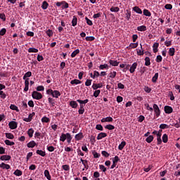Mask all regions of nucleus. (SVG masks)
Listing matches in <instances>:
<instances>
[{
	"label": "nucleus",
	"mask_w": 180,
	"mask_h": 180,
	"mask_svg": "<svg viewBox=\"0 0 180 180\" xmlns=\"http://www.w3.org/2000/svg\"><path fill=\"white\" fill-rule=\"evenodd\" d=\"M46 95H51L53 98H58L59 96H61V93L58 90L49 89L46 90Z\"/></svg>",
	"instance_id": "1"
},
{
	"label": "nucleus",
	"mask_w": 180,
	"mask_h": 180,
	"mask_svg": "<svg viewBox=\"0 0 180 180\" xmlns=\"http://www.w3.org/2000/svg\"><path fill=\"white\" fill-rule=\"evenodd\" d=\"M32 97L33 98V99H37V101H40V99L43 98V95L40 92L34 91L32 93Z\"/></svg>",
	"instance_id": "2"
},
{
	"label": "nucleus",
	"mask_w": 180,
	"mask_h": 180,
	"mask_svg": "<svg viewBox=\"0 0 180 180\" xmlns=\"http://www.w3.org/2000/svg\"><path fill=\"white\" fill-rule=\"evenodd\" d=\"M153 107L156 117H160V115H161V110H160L158 105L153 104Z\"/></svg>",
	"instance_id": "3"
},
{
	"label": "nucleus",
	"mask_w": 180,
	"mask_h": 180,
	"mask_svg": "<svg viewBox=\"0 0 180 180\" xmlns=\"http://www.w3.org/2000/svg\"><path fill=\"white\" fill-rule=\"evenodd\" d=\"M120 161V158H119V156H115V158L112 159V165L110 167L111 169H113V168H116V165H117V162Z\"/></svg>",
	"instance_id": "4"
},
{
	"label": "nucleus",
	"mask_w": 180,
	"mask_h": 180,
	"mask_svg": "<svg viewBox=\"0 0 180 180\" xmlns=\"http://www.w3.org/2000/svg\"><path fill=\"white\" fill-rule=\"evenodd\" d=\"M8 127L11 130H15V129H18V122L11 121L8 123Z\"/></svg>",
	"instance_id": "5"
},
{
	"label": "nucleus",
	"mask_w": 180,
	"mask_h": 180,
	"mask_svg": "<svg viewBox=\"0 0 180 180\" xmlns=\"http://www.w3.org/2000/svg\"><path fill=\"white\" fill-rule=\"evenodd\" d=\"M164 109L165 112L167 113V115H169L174 112V109L172 108V107L169 105H165Z\"/></svg>",
	"instance_id": "6"
},
{
	"label": "nucleus",
	"mask_w": 180,
	"mask_h": 180,
	"mask_svg": "<svg viewBox=\"0 0 180 180\" xmlns=\"http://www.w3.org/2000/svg\"><path fill=\"white\" fill-rule=\"evenodd\" d=\"M11 158L12 157L9 155H4L0 157L1 161H9Z\"/></svg>",
	"instance_id": "7"
},
{
	"label": "nucleus",
	"mask_w": 180,
	"mask_h": 180,
	"mask_svg": "<svg viewBox=\"0 0 180 180\" xmlns=\"http://www.w3.org/2000/svg\"><path fill=\"white\" fill-rule=\"evenodd\" d=\"M75 139L77 141L82 140V139H84V134L82 132H79V134L75 135Z\"/></svg>",
	"instance_id": "8"
},
{
	"label": "nucleus",
	"mask_w": 180,
	"mask_h": 180,
	"mask_svg": "<svg viewBox=\"0 0 180 180\" xmlns=\"http://www.w3.org/2000/svg\"><path fill=\"white\" fill-rule=\"evenodd\" d=\"M132 11H134V12H136V13H139V15H141L143 13V11H141V8H140V7L137 6L133 7Z\"/></svg>",
	"instance_id": "9"
},
{
	"label": "nucleus",
	"mask_w": 180,
	"mask_h": 180,
	"mask_svg": "<svg viewBox=\"0 0 180 180\" xmlns=\"http://www.w3.org/2000/svg\"><path fill=\"white\" fill-rule=\"evenodd\" d=\"M107 136H108L107 133L101 132L97 136V140H102V139H105V137H107Z\"/></svg>",
	"instance_id": "10"
},
{
	"label": "nucleus",
	"mask_w": 180,
	"mask_h": 180,
	"mask_svg": "<svg viewBox=\"0 0 180 180\" xmlns=\"http://www.w3.org/2000/svg\"><path fill=\"white\" fill-rule=\"evenodd\" d=\"M136 68H137V63H134L130 67L129 72L133 74L134 71H136Z\"/></svg>",
	"instance_id": "11"
},
{
	"label": "nucleus",
	"mask_w": 180,
	"mask_h": 180,
	"mask_svg": "<svg viewBox=\"0 0 180 180\" xmlns=\"http://www.w3.org/2000/svg\"><path fill=\"white\" fill-rule=\"evenodd\" d=\"M0 168H1V169H11V165L2 162L0 164Z\"/></svg>",
	"instance_id": "12"
},
{
	"label": "nucleus",
	"mask_w": 180,
	"mask_h": 180,
	"mask_svg": "<svg viewBox=\"0 0 180 180\" xmlns=\"http://www.w3.org/2000/svg\"><path fill=\"white\" fill-rule=\"evenodd\" d=\"M106 122H113V118L112 117H107L101 120V123H106Z\"/></svg>",
	"instance_id": "13"
},
{
	"label": "nucleus",
	"mask_w": 180,
	"mask_h": 180,
	"mask_svg": "<svg viewBox=\"0 0 180 180\" xmlns=\"http://www.w3.org/2000/svg\"><path fill=\"white\" fill-rule=\"evenodd\" d=\"M77 102V101H71L70 102V106H71L72 109H77V108H78V103Z\"/></svg>",
	"instance_id": "14"
},
{
	"label": "nucleus",
	"mask_w": 180,
	"mask_h": 180,
	"mask_svg": "<svg viewBox=\"0 0 180 180\" xmlns=\"http://www.w3.org/2000/svg\"><path fill=\"white\" fill-rule=\"evenodd\" d=\"M48 102L51 105V106H52L53 108H54V106H56V101H55L54 98H53L51 97H49Z\"/></svg>",
	"instance_id": "15"
},
{
	"label": "nucleus",
	"mask_w": 180,
	"mask_h": 180,
	"mask_svg": "<svg viewBox=\"0 0 180 180\" xmlns=\"http://www.w3.org/2000/svg\"><path fill=\"white\" fill-rule=\"evenodd\" d=\"M27 147H28V148H34V147H36V142L34 141H31L27 144Z\"/></svg>",
	"instance_id": "16"
},
{
	"label": "nucleus",
	"mask_w": 180,
	"mask_h": 180,
	"mask_svg": "<svg viewBox=\"0 0 180 180\" xmlns=\"http://www.w3.org/2000/svg\"><path fill=\"white\" fill-rule=\"evenodd\" d=\"M29 91V79H26L25 80V88H24V91L27 92Z\"/></svg>",
	"instance_id": "17"
},
{
	"label": "nucleus",
	"mask_w": 180,
	"mask_h": 180,
	"mask_svg": "<svg viewBox=\"0 0 180 180\" xmlns=\"http://www.w3.org/2000/svg\"><path fill=\"white\" fill-rule=\"evenodd\" d=\"M136 30L138 32H146V30H147V27L146 25H141L137 27Z\"/></svg>",
	"instance_id": "18"
},
{
	"label": "nucleus",
	"mask_w": 180,
	"mask_h": 180,
	"mask_svg": "<svg viewBox=\"0 0 180 180\" xmlns=\"http://www.w3.org/2000/svg\"><path fill=\"white\" fill-rule=\"evenodd\" d=\"M168 53L170 57H174L175 56V48H169Z\"/></svg>",
	"instance_id": "19"
},
{
	"label": "nucleus",
	"mask_w": 180,
	"mask_h": 180,
	"mask_svg": "<svg viewBox=\"0 0 180 180\" xmlns=\"http://www.w3.org/2000/svg\"><path fill=\"white\" fill-rule=\"evenodd\" d=\"M139 46V42L136 43H131L129 46L127 47V49H137Z\"/></svg>",
	"instance_id": "20"
},
{
	"label": "nucleus",
	"mask_w": 180,
	"mask_h": 180,
	"mask_svg": "<svg viewBox=\"0 0 180 180\" xmlns=\"http://www.w3.org/2000/svg\"><path fill=\"white\" fill-rule=\"evenodd\" d=\"M141 50L136 49V53L139 56H144V49H143V45L140 44Z\"/></svg>",
	"instance_id": "21"
},
{
	"label": "nucleus",
	"mask_w": 180,
	"mask_h": 180,
	"mask_svg": "<svg viewBox=\"0 0 180 180\" xmlns=\"http://www.w3.org/2000/svg\"><path fill=\"white\" fill-rule=\"evenodd\" d=\"M44 175L48 180L51 179V175H50V172H49V170L46 169L44 172Z\"/></svg>",
	"instance_id": "22"
},
{
	"label": "nucleus",
	"mask_w": 180,
	"mask_h": 180,
	"mask_svg": "<svg viewBox=\"0 0 180 180\" xmlns=\"http://www.w3.org/2000/svg\"><path fill=\"white\" fill-rule=\"evenodd\" d=\"M159 46H160V44H158V42H155L153 45V53H158V47H159Z\"/></svg>",
	"instance_id": "23"
},
{
	"label": "nucleus",
	"mask_w": 180,
	"mask_h": 180,
	"mask_svg": "<svg viewBox=\"0 0 180 180\" xmlns=\"http://www.w3.org/2000/svg\"><path fill=\"white\" fill-rule=\"evenodd\" d=\"M82 82L79 79H75L70 82L71 85H78L79 84H82Z\"/></svg>",
	"instance_id": "24"
},
{
	"label": "nucleus",
	"mask_w": 180,
	"mask_h": 180,
	"mask_svg": "<svg viewBox=\"0 0 180 180\" xmlns=\"http://www.w3.org/2000/svg\"><path fill=\"white\" fill-rule=\"evenodd\" d=\"M102 86H103V85H102V84H93L92 85V88L94 91H96V89H98V88H102Z\"/></svg>",
	"instance_id": "25"
},
{
	"label": "nucleus",
	"mask_w": 180,
	"mask_h": 180,
	"mask_svg": "<svg viewBox=\"0 0 180 180\" xmlns=\"http://www.w3.org/2000/svg\"><path fill=\"white\" fill-rule=\"evenodd\" d=\"M109 63L112 67H117V65H119V62H117V60H110Z\"/></svg>",
	"instance_id": "26"
},
{
	"label": "nucleus",
	"mask_w": 180,
	"mask_h": 180,
	"mask_svg": "<svg viewBox=\"0 0 180 180\" xmlns=\"http://www.w3.org/2000/svg\"><path fill=\"white\" fill-rule=\"evenodd\" d=\"M27 133L30 139H32V137H33V134L34 133V129H33L32 128L29 129Z\"/></svg>",
	"instance_id": "27"
},
{
	"label": "nucleus",
	"mask_w": 180,
	"mask_h": 180,
	"mask_svg": "<svg viewBox=\"0 0 180 180\" xmlns=\"http://www.w3.org/2000/svg\"><path fill=\"white\" fill-rule=\"evenodd\" d=\"M6 139H8L9 140H13L15 139V136L12 133H6Z\"/></svg>",
	"instance_id": "28"
},
{
	"label": "nucleus",
	"mask_w": 180,
	"mask_h": 180,
	"mask_svg": "<svg viewBox=\"0 0 180 180\" xmlns=\"http://www.w3.org/2000/svg\"><path fill=\"white\" fill-rule=\"evenodd\" d=\"M125 146H126V141H122L121 143L118 146V150L122 151V150L124 148Z\"/></svg>",
	"instance_id": "29"
},
{
	"label": "nucleus",
	"mask_w": 180,
	"mask_h": 180,
	"mask_svg": "<svg viewBox=\"0 0 180 180\" xmlns=\"http://www.w3.org/2000/svg\"><path fill=\"white\" fill-rule=\"evenodd\" d=\"M145 65L146 67H148V66L151 65V62H150V60L149 57H146L145 58Z\"/></svg>",
	"instance_id": "30"
},
{
	"label": "nucleus",
	"mask_w": 180,
	"mask_h": 180,
	"mask_svg": "<svg viewBox=\"0 0 180 180\" xmlns=\"http://www.w3.org/2000/svg\"><path fill=\"white\" fill-rule=\"evenodd\" d=\"M126 19L127 20H130V18L131 17V11L129 10H126Z\"/></svg>",
	"instance_id": "31"
},
{
	"label": "nucleus",
	"mask_w": 180,
	"mask_h": 180,
	"mask_svg": "<svg viewBox=\"0 0 180 180\" xmlns=\"http://www.w3.org/2000/svg\"><path fill=\"white\" fill-rule=\"evenodd\" d=\"M31 75H32V72H30V71L27 72L24 75V76H23V77H22V79L26 80V79H27L29 77H30Z\"/></svg>",
	"instance_id": "32"
},
{
	"label": "nucleus",
	"mask_w": 180,
	"mask_h": 180,
	"mask_svg": "<svg viewBox=\"0 0 180 180\" xmlns=\"http://www.w3.org/2000/svg\"><path fill=\"white\" fill-rule=\"evenodd\" d=\"M77 102H78V103H82L83 105H86V103H88L89 102V99H85V100H81V99H78L77 100Z\"/></svg>",
	"instance_id": "33"
},
{
	"label": "nucleus",
	"mask_w": 180,
	"mask_h": 180,
	"mask_svg": "<svg viewBox=\"0 0 180 180\" xmlns=\"http://www.w3.org/2000/svg\"><path fill=\"white\" fill-rule=\"evenodd\" d=\"M65 140H67V133L62 134L60 137V141H63V143H64V141H65Z\"/></svg>",
	"instance_id": "34"
},
{
	"label": "nucleus",
	"mask_w": 180,
	"mask_h": 180,
	"mask_svg": "<svg viewBox=\"0 0 180 180\" xmlns=\"http://www.w3.org/2000/svg\"><path fill=\"white\" fill-rule=\"evenodd\" d=\"M37 154H38V155H41V157H46V152L41 150H37Z\"/></svg>",
	"instance_id": "35"
},
{
	"label": "nucleus",
	"mask_w": 180,
	"mask_h": 180,
	"mask_svg": "<svg viewBox=\"0 0 180 180\" xmlns=\"http://www.w3.org/2000/svg\"><path fill=\"white\" fill-rule=\"evenodd\" d=\"M14 175H15L16 176H22L23 172L21 171V170H19V169H16L15 172H14Z\"/></svg>",
	"instance_id": "36"
},
{
	"label": "nucleus",
	"mask_w": 180,
	"mask_h": 180,
	"mask_svg": "<svg viewBox=\"0 0 180 180\" xmlns=\"http://www.w3.org/2000/svg\"><path fill=\"white\" fill-rule=\"evenodd\" d=\"M154 140V136L153 135H150L149 136H148L146 139V143H151Z\"/></svg>",
	"instance_id": "37"
},
{
	"label": "nucleus",
	"mask_w": 180,
	"mask_h": 180,
	"mask_svg": "<svg viewBox=\"0 0 180 180\" xmlns=\"http://www.w3.org/2000/svg\"><path fill=\"white\" fill-rule=\"evenodd\" d=\"M27 51L28 53H39V49L36 48H29Z\"/></svg>",
	"instance_id": "38"
},
{
	"label": "nucleus",
	"mask_w": 180,
	"mask_h": 180,
	"mask_svg": "<svg viewBox=\"0 0 180 180\" xmlns=\"http://www.w3.org/2000/svg\"><path fill=\"white\" fill-rule=\"evenodd\" d=\"M162 144V140L161 139V135H157V145L160 146Z\"/></svg>",
	"instance_id": "39"
},
{
	"label": "nucleus",
	"mask_w": 180,
	"mask_h": 180,
	"mask_svg": "<svg viewBox=\"0 0 180 180\" xmlns=\"http://www.w3.org/2000/svg\"><path fill=\"white\" fill-rule=\"evenodd\" d=\"M159 127L161 130H164L165 129H169V126L167 124H161Z\"/></svg>",
	"instance_id": "40"
},
{
	"label": "nucleus",
	"mask_w": 180,
	"mask_h": 180,
	"mask_svg": "<svg viewBox=\"0 0 180 180\" xmlns=\"http://www.w3.org/2000/svg\"><path fill=\"white\" fill-rule=\"evenodd\" d=\"M41 8L44 10L47 9V8H49V3H47V1H44L42 2V5H41Z\"/></svg>",
	"instance_id": "41"
},
{
	"label": "nucleus",
	"mask_w": 180,
	"mask_h": 180,
	"mask_svg": "<svg viewBox=\"0 0 180 180\" xmlns=\"http://www.w3.org/2000/svg\"><path fill=\"white\" fill-rule=\"evenodd\" d=\"M162 140L163 143H168V135L167 134H164Z\"/></svg>",
	"instance_id": "42"
},
{
	"label": "nucleus",
	"mask_w": 180,
	"mask_h": 180,
	"mask_svg": "<svg viewBox=\"0 0 180 180\" xmlns=\"http://www.w3.org/2000/svg\"><path fill=\"white\" fill-rule=\"evenodd\" d=\"M10 109H11V110H15V112H19V108L14 104L10 105Z\"/></svg>",
	"instance_id": "43"
},
{
	"label": "nucleus",
	"mask_w": 180,
	"mask_h": 180,
	"mask_svg": "<svg viewBox=\"0 0 180 180\" xmlns=\"http://www.w3.org/2000/svg\"><path fill=\"white\" fill-rule=\"evenodd\" d=\"M158 79V72L155 73V75L152 77V82L155 84Z\"/></svg>",
	"instance_id": "44"
},
{
	"label": "nucleus",
	"mask_w": 180,
	"mask_h": 180,
	"mask_svg": "<svg viewBox=\"0 0 180 180\" xmlns=\"http://www.w3.org/2000/svg\"><path fill=\"white\" fill-rule=\"evenodd\" d=\"M77 54H79V49H76L71 53L72 58H74Z\"/></svg>",
	"instance_id": "45"
},
{
	"label": "nucleus",
	"mask_w": 180,
	"mask_h": 180,
	"mask_svg": "<svg viewBox=\"0 0 180 180\" xmlns=\"http://www.w3.org/2000/svg\"><path fill=\"white\" fill-rule=\"evenodd\" d=\"M5 144H6V146H15V142L13 141H11L10 140H5L4 141Z\"/></svg>",
	"instance_id": "46"
},
{
	"label": "nucleus",
	"mask_w": 180,
	"mask_h": 180,
	"mask_svg": "<svg viewBox=\"0 0 180 180\" xmlns=\"http://www.w3.org/2000/svg\"><path fill=\"white\" fill-rule=\"evenodd\" d=\"M41 120L42 123H50V118L47 117H43Z\"/></svg>",
	"instance_id": "47"
},
{
	"label": "nucleus",
	"mask_w": 180,
	"mask_h": 180,
	"mask_svg": "<svg viewBox=\"0 0 180 180\" xmlns=\"http://www.w3.org/2000/svg\"><path fill=\"white\" fill-rule=\"evenodd\" d=\"M143 13L145 16H148V17L151 16V12H150V11L147 9H144Z\"/></svg>",
	"instance_id": "48"
},
{
	"label": "nucleus",
	"mask_w": 180,
	"mask_h": 180,
	"mask_svg": "<svg viewBox=\"0 0 180 180\" xmlns=\"http://www.w3.org/2000/svg\"><path fill=\"white\" fill-rule=\"evenodd\" d=\"M110 12H119L120 11V8L119 7H111L110 8Z\"/></svg>",
	"instance_id": "49"
},
{
	"label": "nucleus",
	"mask_w": 180,
	"mask_h": 180,
	"mask_svg": "<svg viewBox=\"0 0 180 180\" xmlns=\"http://www.w3.org/2000/svg\"><path fill=\"white\" fill-rule=\"evenodd\" d=\"M77 20H78V19L77 18V17L76 16H73V19L72 20V26L75 27V25L77 23Z\"/></svg>",
	"instance_id": "50"
},
{
	"label": "nucleus",
	"mask_w": 180,
	"mask_h": 180,
	"mask_svg": "<svg viewBox=\"0 0 180 180\" xmlns=\"http://www.w3.org/2000/svg\"><path fill=\"white\" fill-rule=\"evenodd\" d=\"M66 139H67L68 144H70L71 143V140H72V136H71V134L70 133H67Z\"/></svg>",
	"instance_id": "51"
},
{
	"label": "nucleus",
	"mask_w": 180,
	"mask_h": 180,
	"mask_svg": "<svg viewBox=\"0 0 180 180\" xmlns=\"http://www.w3.org/2000/svg\"><path fill=\"white\" fill-rule=\"evenodd\" d=\"M98 68H99L100 70H105V69L108 70V69H109V65H108V64L100 65V66L98 67Z\"/></svg>",
	"instance_id": "52"
},
{
	"label": "nucleus",
	"mask_w": 180,
	"mask_h": 180,
	"mask_svg": "<svg viewBox=\"0 0 180 180\" xmlns=\"http://www.w3.org/2000/svg\"><path fill=\"white\" fill-rule=\"evenodd\" d=\"M100 94H101V90H96L94 92L93 96H94V98H98Z\"/></svg>",
	"instance_id": "53"
},
{
	"label": "nucleus",
	"mask_w": 180,
	"mask_h": 180,
	"mask_svg": "<svg viewBox=\"0 0 180 180\" xmlns=\"http://www.w3.org/2000/svg\"><path fill=\"white\" fill-rule=\"evenodd\" d=\"M105 129H107L108 130H115V126L112 124H108L105 127Z\"/></svg>",
	"instance_id": "54"
},
{
	"label": "nucleus",
	"mask_w": 180,
	"mask_h": 180,
	"mask_svg": "<svg viewBox=\"0 0 180 180\" xmlns=\"http://www.w3.org/2000/svg\"><path fill=\"white\" fill-rule=\"evenodd\" d=\"M102 156L105 157V158H108L110 154H109L106 150H103L101 152Z\"/></svg>",
	"instance_id": "55"
},
{
	"label": "nucleus",
	"mask_w": 180,
	"mask_h": 180,
	"mask_svg": "<svg viewBox=\"0 0 180 180\" xmlns=\"http://www.w3.org/2000/svg\"><path fill=\"white\" fill-rule=\"evenodd\" d=\"M92 154L94 157V158H99L101 157V153H98L96 151L94 150L92 152Z\"/></svg>",
	"instance_id": "56"
},
{
	"label": "nucleus",
	"mask_w": 180,
	"mask_h": 180,
	"mask_svg": "<svg viewBox=\"0 0 180 180\" xmlns=\"http://www.w3.org/2000/svg\"><path fill=\"white\" fill-rule=\"evenodd\" d=\"M0 98L1 99H5L6 98V94H5L4 91H0Z\"/></svg>",
	"instance_id": "57"
},
{
	"label": "nucleus",
	"mask_w": 180,
	"mask_h": 180,
	"mask_svg": "<svg viewBox=\"0 0 180 180\" xmlns=\"http://www.w3.org/2000/svg\"><path fill=\"white\" fill-rule=\"evenodd\" d=\"M85 40L86 41H94V40H95V37H86V38H85Z\"/></svg>",
	"instance_id": "58"
},
{
	"label": "nucleus",
	"mask_w": 180,
	"mask_h": 180,
	"mask_svg": "<svg viewBox=\"0 0 180 180\" xmlns=\"http://www.w3.org/2000/svg\"><path fill=\"white\" fill-rule=\"evenodd\" d=\"M46 34H47V36H49V37H52V36H53V30H48L46 32Z\"/></svg>",
	"instance_id": "59"
},
{
	"label": "nucleus",
	"mask_w": 180,
	"mask_h": 180,
	"mask_svg": "<svg viewBox=\"0 0 180 180\" xmlns=\"http://www.w3.org/2000/svg\"><path fill=\"white\" fill-rule=\"evenodd\" d=\"M6 34V28H2L0 30V36H5Z\"/></svg>",
	"instance_id": "60"
},
{
	"label": "nucleus",
	"mask_w": 180,
	"mask_h": 180,
	"mask_svg": "<svg viewBox=\"0 0 180 180\" xmlns=\"http://www.w3.org/2000/svg\"><path fill=\"white\" fill-rule=\"evenodd\" d=\"M156 63H161V61H162V56H161V55H158L156 57Z\"/></svg>",
	"instance_id": "61"
},
{
	"label": "nucleus",
	"mask_w": 180,
	"mask_h": 180,
	"mask_svg": "<svg viewBox=\"0 0 180 180\" xmlns=\"http://www.w3.org/2000/svg\"><path fill=\"white\" fill-rule=\"evenodd\" d=\"M85 169H88L89 168V165H88V160H85V161L82 163Z\"/></svg>",
	"instance_id": "62"
},
{
	"label": "nucleus",
	"mask_w": 180,
	"mask_h": 180,
	"mask_svg": "<svg viewBox=\"0 0 180 180\" xmlns=\"http://www.w3.org/2000/svg\"><path fill=\"white\" fill-rule=\"evenodd\" d=\"M37 92H41V91H44V86H38L37 87Z\"/></svg>",
	"instance_id": "63"
},
{
	"label": "nucleus",
	"mask_w": 180,
	"mask_h": 180,
	"mask_svg": "<svg viewBox=\"0 0 180 180\" xmlns=\"http://www.w3.org/2000/svg\"><path fill=\"white\" fill-rule=\"evenodd\" d=\"M62 168L64 169V171H70V165H63Z\"/></svg>",
	"instance_id": "64"
}]
</instances>
